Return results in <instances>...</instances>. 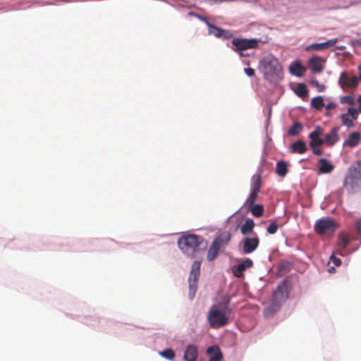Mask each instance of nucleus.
<instances>
[{"instance_id":"obj_30","label":"nucleus","mask_w":361,"mask_h":361,"mask_svg":"<svg viewBox=\"0 0 361 361\" xmlns=\"http://www.w3.org/2000/svg\"><path fill=\"white\" fill-rule=\"evenodd\" d=\"M341 122L342 124L348 128H351L354 126V123L352 118H350V116H348V114H343L341 115Z\"/></svg>"},{"instance_id":"obj_29","label":"nucleus","mask_w":361,"mask_h":361,"mask_svg":"<svg viewBox=\"0 0 361 361\" xmlns=\"http://www.w3.org/2000/svg\"><path fill=\"white\" fill-rule=\"evenodd\" d=\"M337 42V39L327 40L325 42L317 43V51L333 47Z\"/></svg>"},{"instance_id":"obj_24","label":"nucleus","mask_w":361,"mask_h":361,"mask_svg":"<svg viewBox=\"0 0 361 361\" xmlns=\"http://www.w3.org/2000/svg\"><path fill=\"white\" fill-rule=\"evenodd\" d=\"M350 242L348 236L343 232L338 234L337 246L339 249L344 250Z\"/></svg>"},{"instance_id":"obj_17","label":"nucleus","mask_w":361,"mask_h":361,"mask_svg":"<svg viewBox=\"0 0 361 361\" xmlns=\"http://www.w3.org/2000/svg\"><path fill=\"white\" fill-rule=\"evenodd\" d=\"M281 308V305L279 302H276L274 300H271L270 304L264 308L263 314L266 318H270L273 317Z\"/></svg>"},{"instance_id":"obj_32","label":"nucleus","mask_w":361,"mask_h":361,"mask_svg":"<svg viewBox=\"0 0 361 361\" xmlns=\"http://www.w3.org/2000/svg\"><path fill=\"white\" fill-rule=\"evenodd\" d=\"M258 194H259V192L251 190L250 196L245 201V204L247 206H249V205H252L253 204H255V202L257 200V197L258 196Z\"/></svg>"},{"instance_id":"obj_38","label":"nucleus","mask_w":361,"mask_h":361,"mask_svg":"<svg viewBox=\"0 0 361 361\" xmlns=\"http://www.w3.org/2000/svg\"><path fill=\"white\" fill-rule=\"evenodd\" d=\"M309 67L313 73H316V56H313L310 59Z\"/></svg>"},{"instance_id":"obj_46","label":"nucleus","mask_w":361,"mask_h":361,"mask_svg":"<svg viewBox=\"0 0 361 361\" xmlns=\"http://www.w3.org/2000/svg\"><path fill=\"white\" fill-rule=\"evenodd\" d=\"M316 49V44H315V43H314V44H311V45H310V46H308V47L306 48V49H307V50H308V51H309V50H311V49Z\"/></svg>"},{"instance_id":"obj_35","label":"nucleus","mask_w":361,"mask_h":361,"mask_svg":"<svg viewBox=\"0 0 361 361\" xmlns=\"http://www.w3.org/2000/svg\"><path fill=\"white\" fill-rule=\"evenodd\" d=\"M341 104H348L349 105H353L354 104V99L352 95H347L341 97Z\"/></svg>"},{"instance_id":"obj_49","label":"nucleus","mask_w":361,"mask_h":361,"mask_svg":"<svg viewBox=\"0 0 361 361\" xmlns=\"http://www.w3.org/2000/svg\"><path fill=\"white\" fill-rule=\"evenodd\" d=\"M357 102L359 104V111L361 112V95L359 97Z\"/></svg>"},{"instance_id":"obj_9","label":"nucleus","mask_w":361,"mask_h":361,"mask_svg":"<svg viewBox=\"0 0 361 361\" xmlns=\"http://www.w3.org/2000/svg\"><path fill=\"white\" fill-rule=\"evenodd\" d=\"M338 84L343 90L347 89H355L359 85V79L357 76L347 71H343L340 75Z\"/></svg>"},{"instance_id":"obj_48","label":"nucleus","mask_w":361,"mask_h":361,"mask_svg":"<svg viewBox=\"0 0 361 361\" xmlns=\"http://www.w3.org/2000/svg\"><path fill=\"white\" fill-rule=\"evenodd\" d=\"M354 43L356 45L361 47V38L355 40Z\"/></svg>"},{"instance_id":"obj_50","label":"nucleus","mask_w":361,"mask_h":361,"mask_svg":"<svg viewBox=\"0 0 361 361\" xmlns=\"http://www.w3.org/2000/svg\"><path fill=\"white\" fill-rule=\"evenodd\" d=\"M317 156L321 154V152H320V150L318 148H317Z\"/></svg>"},{"instance_id":"obj_25","label":"nucleus","mask_w":361,"mask_h":361,"mask_svg":"<svg viewBox=\"0 0 361 361\" xmlns=\"http://www.w3.org/2000/svg\"><path fill=\"white\" fill-rule=\"evenodd\" d=\"M303 129V126L300 122L296 121L291 126L288 131V133L290 136L298 135Z\"/></svg>"},{"instance_id":"obj_41","label":"nucleus","mask_w":361,"mask_h":361,"mask_svg":"<svg viewBox=\"0 0 361 361\" xmlns=\"http://www.w3.org/2000/svg\"><path fill=\"white\" fill-rule=\"evenodd\" d=\"M245 74L249 77H252L255 74V71L252 68H247L244 69Z\"/></svg>"},{"instance_id":"obj_40","label":"nucleus","mask_w":361,"mask_h":361,"mask_svg":"<svg viewBox=\"0 0 361 361\" xmlns=\"http://www.w3.org/2000/svg\"><path fill=\"white\" fill-rule=\"evenodd\" d=\"M324 63V61L317 57V73H319L320 72L322 71L323 70V65L322 63Z\"/></svg>"},{"instance_id":"obj_8","label":"nucleus","mask_w":361,"mask_h":361,"mask_svg":"<svg viewBox=\"0 0 361 361\" xmlns=\"http://www.w3.org/2000/svg\"><path fill=\"white\" fill-rule=\"evenodd\" d=\"M338 224L330 219H322L317 221V234L331 236L338 228Z\"/></svg>"},{"instance_id":"obj_10","label":"nucleus","mask_w":361,"mask_h":361,"mask_svg":"<svg viewBox=\"0 0 361 361\" xmlns=\"http://www.w3.org/2000/svg\"><path fill=\"white\" fill-rule=\"evenodd\" d=\"M321 132L322 129L317 127V147L323 143H326L328 145L332 146L338 139L337 128H332L330 133L325 135L324 139L319 137Z\"/></svg>"},{"instance_id":"obj_12","label":"nucleus","mask_w":361,"mask_h":361,"mask_svg":"<svg viewBox=\"0 0 361 361\" xmlns=\"http://www.w3.org/2000/svg\"><path fill=\"white\" fill-rule=\"evenodd\" d=\"M288 298V293L287 287L285 283H281L273 293L271 299L276 302H279V305L281 306L282 303H283Z\"/></svg>"},{"instance_id":"obj_14","label":"nucleus","mask_w":361,"mask_h":361,"mask_svg":"<svg viewBox=\"0 0 361 361\" xmlns=\"http://www.w3.org/2000/svg\"><path fill=\"white\" fill-rule=\"evenodd\" d=\"M197 348L195 345H187L184 352L183 360L185 361H197Z\"/></svg>"},{"instance_id":"obj_15","label":"nucleus","mask_w":361,"mask_h":361,"mask_svg":"<svg viewBox=\"0 0 361 361\" xmlns=\"http://www.w3.org/2000/svg\"><path fill=\"white\" fill-rule=\"evenodd\" d=\"M319 173H330L335 166L326 159H319L317 161Z\"/></svg>"},{"instance_id":"obj_13","label":"nucleus","mask_w":361,"mask_h":361,"mask_svg":"<svg viewBox=\"0 0 361 361\" xmlns=\"http://www.w3.org/2000/svg\"><path fill=\"white\" fill-rule=\"evenodd\" d=\"M259 244V239L257 236L254 238L246 237L243 239V250L245 254H250L254 252Z\"/></svg>"},{"instance_id":"obj_5","label":"nucleus","mask_w":361,"mask_h":361,"mask_svg":"<svg viewBox=\"0 0 361 361\" xmlns=\"http://www.w3.org/2000/svg\"><path fill=\"white\" fill-rule=\"evenodd\" d=\"M207 319L212 328L216 329L225 326L228 323V317L222 312L218 305H214L209 310Z\"/></svg>"},{"instance_id":"obj_2","label":"nucleus","mask_w":361,"mask_h":361,"mask_svg":"<svg viewBox=\"0 0 361 361\" xmlns=\"http://www.w3.org/2000/svg\"><path fill=\"white\" fill-rule=\"evenodd\" d=\"M259 70L265 80L274 82L283 77L282 67L278 59L273 56H268L259 63Z\"/></svg>"},{"instance_id":"obj_3","label":"nucleus","mask_w":361,"mask_h":361,"mask_svg":"<svg viewBox=\"0 0 361 361\" xmlns=\"http://www.w3.org/2000/svg\"><path fill=\"white\" fill-rule=\"evenodd\" d=\"M343 187L352 194L361 190V160L355 161L348 169L343 180Z\"/></svg>"},{"instance_id":"obj_16","label":"nucleus","mask_w":361,"mask_h":361,"mask_svg":"<svg viewBox=\"0 0 361 361\" xmlns=\"http://www.w3.org/2000/svg\"><path fill=\"white\" fill-rule=\"evenodd\" d=\"M253 265V262L250 259H246L242 263L238 264L233 269V274L236 277H240L243 276V272L247 269L250 268Z\"/></svg>"},{"instance_id":"obj_45","label":"nucleus","mask_w":361,"mask_h":361,"mask_svg":"<svg viewBox=\"0 0 361 361\" xmlns=\"http://www.w3.org/2000/svg\"><path fill=\"white\" fill-rule=\"evenodd\" d=\"M316 104H317V102H316V97L312 98L311 99V105L313 108H316Z\"/></svg>"},{"instance_id":"obj_51","label":"nucleus","mask_w":361,"mask_h":361,"mask_svg":"<svg viewBox=\"0 0 361 361\" xmlns=\"http://www.w3.org/2000/svg\"><path fill=\"white\" fill-rule=\"evenodd\" d=\"M333 270H335L334 267H331V268L329 269V271H330V272H332V271H333Z\"/></svg>"},{"instance_id":"obj_1","label":"nucleus","mask_w":361,"mask_h":361,"mask_svg":"<svg viewBox=\"0 0 361 361\" xmlns=\"http://www.w3.org/2000/svg\"><path fill=\"white\" fill-rule=\"evenodd\" d=\"M178 245L185 255L194 257L198 252L206 249L207 242L201 236L195 234H187L180 237Z\"/></svg>"},{"instance_id":"obj_23","label":"nucleus","mask_w":361,"mask_h":361,"mask_svg":"<svg viewBox=\"0 0 361 361\" xmlns=\"http://www.w3.org/2000/svg\"><path fill=\"white\" fill-rule=\"evenodd\" d=\"M276 173L281 177H284L288 173V164L283 161L281 160L276 163Z\"/></svg>"},{"instance_id":"obj_42","label":"nucleus","mask_w":361,"mask_h":361,"mask_svg":"<svg viewBox=\"0 0 361 361\" xmlns=\"http://www.w3.org/2000/svg\"><path fill=\"white\" fill-rule=\"evenodd\" d=\"M331 261L334 263V264L336 267H338L341 264V259L336 257L334 256L331 257Z\"/></svg>"},{"instance_id":"obj_39","label":"nucleus","mask_w":361,"mask_h":361,"mask_svg":"<svg viewBox=\"0 0 361 361\" xmlns=\"http://www.w3.org/2000/svg\"><path fill=\"white\" fill-rule=\"evenodd\" d=\"M325 106V104L324 102V99L321 96H317V111H320L323 107Z\"/></svg>"},{"instance_id":"obj_20","label":"nucleus","mask_w":361,"mask_h":361,"mask_svg":"<svg viewBox=\"0 0 361 361\" xmlns=\"http://www.w3.org/2000/svg\"><path fill=\"white\" fill-rule=\"evenodd\" d=\"M207 353L210 355L209 361H221L223 356L219 347L210 346L207 350Z\"/></svg>"},{"instance_id":"obj_21","label":"nucleus","mask_w":361,"mask_h":361,"mask_svg":"<svg viewBox=\"0 0 361 361\" xmlns=\"http://www.w3.org/2000/svg\"><path fill=\"white\" fill-rule=\"evenodd\" d=\"M255 225V222L252 219H247L240 227L241 233L244 235L250 234L253 231Z\"/></svg>"},{"instance_id":"obj_31","label":"nucleus","mask_w":361,"mask_h":361,"mask_svg":"<svg viewBox=\"0 0 361 361\" xmlns=\"http://www.w3.org/2000/svg\"><path fill=\"white\" fill-rule=\"evenodd\" d=\"M159 355L169 360H173L175 357L174 351L170 348L159 352Z\"/></svg>"},{"instance_id":"obj_28","label":"nucleus","mask_w":361,"mask_h":361,"mask_svg":"<svg viewBox=\"0 0 361 361\" xmlns=\"http://www.w3.org/2000/svg\"><path fill=\"white\" fill-rule=\"evenodd\" d=\"M294 91L296 93V94L301 98H305L308 94L307 87L303 83L298 84L297 87L295 88Z\"/></svg>"},{"instance_id":"obj_37","label":"nucleus","mask_w":361,"mask_h":361,"mask_svg":"<svg viewBox=\"0 0 361 361\" xmlns=\"http://www.w3.org/2000/svg\"><path fill=\"white\" fill-rule=\"evenodd\" d=\"M347 114L353 121L356 120L358 117V111L354 108H348Z\"/></svg>"},{"instance_id":"obj_43","label":"nucleus","mask_w":361,"mask_h":361,"mask_svg":"<svg viewBox=\"0 0 361 361\" xmlns=\"http://www.w3.org/2000/svg\"><path fill=\"white\" fill-rule=\"evenodd\" d=\"M355 228L357 232L361 234V218L356 221Z\"/></svg>"},{"instance_id":"obj_27","label":"nucleus","mask_w":361,"mask_h":361,"mask_svg":"<svg viewBox=\"0 0 361 361\" xmlns=\"http://www.w3.org/2000/svg\"><path fill=\"white\" fill-rule=\"evenodd\" d=\"M262 186V177L261 175H255L252 178V189L251 190L259 192Z\"/></svg>"},{"instance_id":"obj_7","label":"nucleus","mask_w":361,"mask_h":361,"mask_svg":"<svg viewBox=\"0 0 361 361\" xmlns=\"http://www.w3.org/2000/svg\"><path fill=\"white\" fill-rule=\"evenodd\" d=\"M200 266L201 262L195 261L191 267L190 276L188 278L189 295L190 299H192L195 297L197 290V281L200 274Z\"/></svg>"},{"instance_id":"obj_4","label":"nucleus","mask_w":361,"mask_h":361,"mask_svg":"<svg viewBox=\"0 0 361 361\" xmlns=\"http://www.w3.org/2000/svg\"><path fill=\"white\" fill-rule=\"evenodd\" d=\"M231 240V235L227 232L221 233L212 241L207 255L208 261H213L216 259L219 253L223 251L228 244Z\"/></svg>"},{"instance_id":"obj_26","label":"nucleus","mask_w":361,"mask_h":361,"mask_svg":"<svg viewBox=\"0 0 361 361\" xmlns=\"http://www.w3.org/2000/svg\"><path fill=\"white\" fill-rule=\"evenodd\" d=\"M249 209L252 214V215L255 217H261L264 213V207L262 204H255L249 205Z\"/></svg>"},{"instance_id":"obj_47","label":"nucleus","mask_w":361,"mask_h":361,"mask_svg":"<svg viewBox=\"0 0 361 361\" xmlns=\"http://www.w3.org/2000/svg\"><path fill=\"white\" fill-rule=\"evenodd\" d=\"M357 71H358V75H359V77H357V78L359 79V82H360V81H361V65H360L357 67Z\"/></svg>"},{"instance_id":"obj_44","label":"nucleus","mask_w":361,"mask_h":361,"mask_svg":"<svg viewBox=\"0 0 361 361\" xmlns=\"http://www.w3.org/2000/svg\"><path fill=\"white\" fill-rule=\"evenodd\" d=\"M326 88V86L324 85H319L317 82V92H323Z\"/></svg>"},{"instance_id":"obj_19","label":"nucleus","mask_w":361,"mask_h":361,"mask_svg":"<svg viewBox=\"0 0 361 361\" xmlns=\"http://www.w3.org/2000/svg\"><path fill=\"white\" fill-rule=\"evenodd\" d=\"M289 71L292 75L300 77L306 71V68L300 61H294L290 65Z\"/></svg>"},{"instance_id":"obj_22","label":"nucleus","mask_w":361,"mask_h":361,"mask_svg":"<svg viewBox=\"0 0 361 361\" xmlns=\"http://www.w3.org/2000/svg\"><path fill=\"white\" fill-rule=\"evenodd\" d=\"M291 149L293 153L303 154L307 151V148L304 142L298 140L291 145Z\"/></svg>"},{"instance_id":"obj_6","label":"nucleus","mask_w":361,"mask_h":361,"mask_svg":"<svg viewBox=\"0 0 361 361\" xmlns=\"http://www.w3.org/2000/svg\"><path fill=\"white\" fill-rule=\"evenodd\" d=\"M259 42V39H257L233 38L231 41V48L243 56V51L257 48Z\"/></svg>"},{"instance_id":"obj_34","label":"nucleus","mask_w":361,"mask_h":361,"mask_svg":"<svg viewBox=\"0 0 361 361\" xmlns=\"http://www.w3.org/2000/svg\"><path fill=\"white\" fill-rule=\"evenodd\" d=\"M310 137L311 139L310 147L312 149L313 154H316V130H313L310 134Z\"/></svg>"},{"instance_id":"obj_33","label":"nucleus","mask_w":361,"mask_h":361,"mask_svg":"<svg viewBox=\"0 0 361 361\" xmlns=\"http://www.w3.org/2000/svg\"><path fill=\"white\" fill-rule=\"evenodd\" d=\"M279 228V225L276 223V220H271L270 224L267 227V232L269 234H274L277 232Z\"/></svg>"},{"instance_id":"obj_11","label":"nucleus","mask_w":361,"mask_h":361,"mask_svg":"<svg viewBox=\"0 0 361 361\" xmlns=\"http://www.w3.org/2000/svg\"><path fill=\"white\" fill-rule=\"evenodd\" d=\"M202 20L205 22L207 25L209 27V33L213 35L216 37L230 39L233 37V34L231 31L224 30L221 27L215 26L211 24L208 20L205 18H202Z\"/></svg>"},{"instance_id":"obj_36","label":"nucleus","mask_w":361,"mask_h":361,"mask_svg":"<svg viewBox=\"0 0 361 361\" xmlns=\"http://www.w3.org/2000/svg\"><path fill=\"white\" fill-rule=\"evenodd\" d=\"M336 106H337V104L334 102H328L327 104H325L324 107L326 108V115L329 116H331V111L333 109H335Z\"/></svg>"},{"instance_id":"obj_18","label":"nucleus","mask_w":361,"mask_h":361,"mask_svg":"<svg viewBox=\"0 0 361 361\" xmlns=\"http://www.w3.org/2000/svg\"><path fill=\"white\" fill-rule=\"evenodd\" d=\"M361 140V134L359 132H353L350 133L348 138L344 141L343 146L355 147Z\"/></svg>"}]
</instances>
